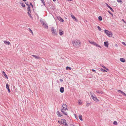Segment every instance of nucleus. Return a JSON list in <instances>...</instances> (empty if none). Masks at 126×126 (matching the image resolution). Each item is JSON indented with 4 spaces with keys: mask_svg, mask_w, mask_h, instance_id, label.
Segmentation results:
<instances>
[{
    "mask_svg": "<svg viewBox=\"0 0 126 126\" xmlns=\"http://www.w3.org/2000/svg\"><path fill=\"white\" fill-rule=\"evenodd\" d=\"M59 34L61 35H62L63 33V31L61 30H59Z\"/></svg>",
    "mask_w": 126,
    "mask_h": 126,
    "instance_id": "ddd939ff",
    "label": "nucleus"
},
{
    "mask_svg": "<svg viewBox=\"0 0 126 126\" xmlns=\"http://www.w3.org/2000/svg\"><path fill=\"white\" fill-rule=\"evenodd\" d=\"M60 80L61 81V82H63V80L62 79H60Z\"/></svg>",
    "mask_w": 126,
    "mask_h": 126,
    "instance_id": "49530a36",
    "label": "nucleus"
},
{
    "mask_svg": "<svg viewBox=\"0 0 126 126\" xmlns=\"http://www.w3.org/2000/svg\"><path fill=\"white\" fill-rule=\"evenodd\" d=\"M99 20L100 21H101L102 20V18L101 16H99L98 17Z\"/></svg>",
    "mask_w": 126,
    "mask_h": 126,
    "instance_id": "c756f323",
    "label": "nucleus"
},
{
    "mask_svg": "<svg viewBox=\"0 0 126 126\" xmlns=\"http://www.w3.org/2000/svg\"><path fill=\"white\" fill-rule=\"evenodd\" d=\"M71 126H75L74 125L72 124H70Z\"/></svg>",
    "mask_w": 126,
    "mask_h": 126,
    "instance_id": "09e8293b",
    "label": "nucleus"
},
{
    "mask_svg": "<svg viewBox=\"0 0 126 126\" xmlns=\"http://www.w3.org/2000/svg\"><path fill=\"white\" fill-rule=\"evenodd\" d=\"M118 92H121V93L122 94H125V95H126V94L124 93L122 91H121L120 90H118Z\"/></svg>",
    "mask_w": 126,
    "mask_h": 126,
    "instance_id": "a878e982",
    "label": "nucleus"
},
{
    "mask_svg": "<svg viewBox=\"0 0 126 126\" xmlns=\"http://www.w3.org/2000/svg\"><path fill=\"white\" fill-rule=\"evenodd\" d=\"M57 82L58 83H59V82H58V81H57Z\"/></svg>",
    "mask_w": 126,
    "mask_h": 126,
    "instance_id": "6e6d98bb",
    "label": "nucleus"
},
{
    "mask_svg": "<svg viewBox=\"0 0 126 126\" xmlns=\"http://www.w3.org/2000/svg\"><path fill=\"white\" fill-rule=\"evenodd\" d=\"M57 18L59 20L62 22H63L64 21L60 17H57Z\"/></svg>",
    "mask_w": 126,
    "mask_h": 126,
    "instance_id": "423d86ee",
    "label": "nucleus"
},
{
    "mask_svg": "<svg viewBox=\"0 0 126 126\" xmlns=\"http://www.w3.org/2000/svg\"><path fill=\"white\" fill-rule=\"evenodd\" d=\"M22 0L24 1H26V0Z\"/></svg>",
    "mask_w": 126,
    "mask_h": 126,
    "instance_id": "3c124183",
    "label": "nucleus"
},
{
    "mask_svg": "<svg viewBox=\"0 0 126 126\" xmlns=\"http://www.w3.org/2000/svg\"><path fill=\"white\" fill-rule=\"evenodd\" d=\"M104 31L105 33L109 37H111L112 35V34L111 32L107 30H104Z\"/></svg>",
    "mask_w": 126,
    "mask_h": 126,
    "instance_id": "7ed1b4c3",
    "label": "nucleus"
},
{
    "mask_svg": "<svg viewBox=\"0 0 126 126\" xmlns=\"http://www.w3.org/2000/svg\"><path fill=\"white\" fill-rule=\"evenodd\" d=\"M101 71L103 72H107L106 70H105L104 69H101Z\"/></svg>",
    "mask_w": 126,
    "mask_h": 126,
    "instance_id": "c9c22d12",
    "label": "nucleus"
},
{
    "mask_svg": "<svg viewBox=\"0 0 126 126\" xmlns=\"http://www.w3.org/2000/svg\"><path fill=\"white\" fill-rule=\"evenodd\" d=\"M105 4L109 8L110 7L108 5V4L107 3H106Z\"/></svg>",
    "mask_w": 126,
    "mask_h": 126,
    "instance_id": "f704fd0d",
    "label": "nucleus"
},
{
    "mask_svg": "<svg viewBox=\"0 0 126 126\" xmlns=\"http://www.w3.org/2000/svg\"><path fill=\"white\" fill-rule=\"evenodd\" d=\"M4 42L5 44H7L8 45H9L10 44V43L9 42L6 41H4Z\"/></svg>",
    "mask_w": 126,
    "mask_h": 126,
    "instance_id": "2eb2a0df",
    "label": "nucleus"
},
{
    "mask_svg": "<svg viewBox=\"0 0 126 126\" xmlns=\"http://www.w3.org/2000/svg\"><path fill=\"white\" fill-rule=\"evenodd\" d=\"M64 88L63 87H61L60 89V92L61 93H63L64 92Z\"/></svg>",
    "mask_w": 126,
    "mask_h": 126,
    "instance_id": "f8f14e48",
    "label": "nucleus"
},
{
    "mask_svg": "<svg viewBox=\"0 0 126 126\" xmlns=\"http://www.w3.org/2000/svg\"><path fill=\"white\" fill-rule=\"evenodd\" d=\"M113 124L115 125H117V123L116 121H114L113 123Z\"/></svg>",
    "mask_w": 126,
    "mask_h": 126,
    "instance_id": "2f4dec72",
    "label": "nucleus"
},
{
    "mask_svg": "<svg viewBox=\"0 0 126 126\" xmlns=\"http://www.w3.org/2000/svg\"><path fill=\"white\" fill-rule=\"evenodd\" d=\"M90 94H91V96L92 97V98H93V97H94L95 96V94H92L91 93H90Z\"/></svg>",
    "mask_w": 126,
    "mask_h": 126,
    "instance_id": "393cba45",
    "label": "nucleus"
},
{
    "mask_svg": "<svg viewBox=\"0 0 126 126\" xmlns=\"http://www.w3.org/2000/svg\"><path fill=\"white\" fill-rule=\"evenodd\" d=\"M42 3H43V5L45 6L46 3L44 0H41Z\"/></svg>",
    "mask_w": 126,
    "mask_h": 126,
    "instance_id": "4be33fe9",
    "label": "nucleus"
},
{
    "mask_svg": "<svg viewBox=\"0 0 126 126\" xmlns=\"http://www.w3.org/2000/svg\"><path fill=\"white\" fill-rule=\"evenodd\" d=\"M89 42L91 43V44H93L94 45H95V44H96V43H95L94 42H93V41H89Z\"/></svg>",
    "mask_w": 126,
    "mask_h": 126,
    "instance_id": "aec40b11",
    "label": "nucleus"
},
{
    "mask_svg": "<svg viewBox=\"0 0 126 126\" xmlns=\"http://www.w3.org/2000/svg\"><path fill=\"white\" fill-rule=\"evenodd\" d=\"M51 31L53 35H57V33L56 30L54 29V27H52L51 28Z\"/></svg>",
    "mask_w": 126,
    "mask_h": 126,
    "instance_id": "20e7f679",
    "label": "nucleus"
},
{
    "mask_svg": "<svg viewBox=\"0 0 126 126\" xmlns=\"http://www.w3.org/2000/svg\"><path fill=\"white\" fill-rule=\"evenodd\" d=\"M42 21H41V22L42 23H43V22Z\"/></svg>",
    "mask_w": 126,
    "mask_h": 126,
    "instance_id": "603ef678",
    "label": "nucleus"
},
{
    "mask_svg": "<svg viewBox=\"0 0 126 126\" xmlns=\"http://www.w3.org/2000/svg\"><path fill=\"white\" fill-rule=\"evenodd\" d=\"M27 6H28V8H27V9L28 11L29 12H30V13H31V8L30 7V5H29Z\"/></svg>",
    "mask_w": 126,
    "mask_h": 126,
    "instance_id": "dca6fc26",
    "label": "nucleus"
},
{
    "mask_svg": "<svg viewBox=\"0 0 126 126\" xmlns=\"http://www.w3.org/2000/svg\"><path fill=\"white\" fill-rule=\"evenodd\" d=\"M71 16L72 18L75 21H76L77 20V19H76L75 17L72 14H71Z\"/></svg>",
    "mask_w": 126,
    "mask_h": 126,
    "instance_id": "9b49d317",
    "label": "nucleus"
},
{
    "mask_svg": "<svg viewBox=\"0 0 126 126\" xmlns=\"http://www.w3.org/2000/svg\"><path fill=\"white\" fill-rule=\"evenodd\" d=\"M95 46L96 47H99L100 48H101V47L98 44H97L96 43V44H95Z\"/></svg>",
    "mask_w": 126,
    "mask_h": 126,
    "instance_id": "c85d7f7f",
    "label": "nucleus"
},
{
    "mask_svg": "<svg viewBox=\"0 0 126 126\" xmlns=\"http://www.w3.org/2000/svg\"><path fill=\"white\" fill-rule=\"evenodd\" d=\"M82 103V102L80 100H79L78 101V104L79 105H81Z\"/></svg>",
    "mask_w": 126,
    "mask_h": 126,
    "instance_id": "5701e85b",
    "label": "nucleus"
},
{
    "mask_svg": "<svg viewBox=\"0 0 126 126\" xmlns=\"http://www.w3.org/2000/svg\"><path fill=\"white\" fill-rule=\"evenodd\" d=\"M29 31L31 32L32 34H33V32L32 31L30 28H29Z\"/></svg>",
    "mask_w": 126,
    "mask_h": 126,
    "instance_id": "a19ab883",
    "label": "nucleus"
},
{
    "mask_svg": "<svg viewBox=\"0 0 126 126\" xmlns=\"http://www.w3.org/2000/svg\"><path fill=\"white\" fill-rule=\"evenodd\" d=\"M92 98L93 99V100H94L95 101L98 102L99 101V100L97 99V98L95 97V96L93 97Z\"/></svg>",
    "mask_w": 126,
    "mask_h": 126,
    "instance_id": "0eeeda50",
    "label": "nucleus"
},
{
    "mask_svg": "<svg viewBox=\"0 0 126 126\" xmlns=\"http://www.w3.org/2000/svg\"><path fill=\"white\" fill-rule=\"evenodd\" d=\"M72 68L71 67H69L68 66H67L66 67V69L67 70L69 69L70 70H71Z\"/></svg>",
    "mask_w": 126,
    "mask_h": 126,
    "instance_id": "7c9ffc66",
    "label": "nucleus"
},
{
    "mask_svg": "<svg viewBox=\"0 0 126 126\" xmlns=\"http://www.w3.org/2000/svg\"><path fill=\"white\" fill-rule=\"evenodd\" d=\"M117 0V1L118 2H122V1H121V0Z\"/></svg>",
    "mask_w": 126,
    "mask_h": 126,
    "instance_id": "ea45409f",
    "label": "nucleus"
},
{
    "mask_svg": "<svg viewBox=\"0 0 126 126\" xmlns=\"http://www.w3.org/2000/svg\"><path fill=\"white\" fill-rule=\"evenodd\" d=\"M30 12H29V11H28V15H29L30 14Z\"/></svg>",
    "mask_w": 126,
    "mask_h": 126,
    "instance_id": "8fccbe9b",
    "label": "nucleus"
},
{
    "mask_svg": "<svg viewBox=\"0 0 126 126\" xmlns=\"http://www.w3.org/2000/svg\"><path fill=\"white\" fill-rule=\"evenodd\" d=\"M58 122H59V123H60V121H58Z\"/></svg>",
    "mask_w": 126,
    "mask_h": 126,
    "instance_id": "5fc2aeb1",
    "label": "nucleus"
},
{
    "mask_svg": "<svg viewBox=\"0 0 126 126\" xmlns=\"http://www.w3.org/2000/svg\"><path fill=\"white\" fill-rule=\"evenodd\" d=\"M122 43L123 44L125 45V46H126V44H125V43L124 42H122Z\"/></svg>",
    "mask_w": 126,
    "mask_h": 126,
    "instance_id": "79ce46f5",
    "label": "nucleus"
},
{
    "mask_svg": "<svg viewBox=\"0 0 126 126\" xmlns=\"http://www.w3.org/2000/svg\"><path fill=\"white\" fill-rule=\"evenodd\" d=\"M53 0L54 1H56V0Z\"/></svg>",
    "mask_w": 126,
    "mask_h": 126,
    "instance_id": "864d4df0",
    "label": "nucleus"
},
{
    "mask_svg": "<svg viewBox=\"0 0 126 126\" xmlns=\"http://www.w3.org/2000/svg\"><path fill=\"white\" fill-rule=\"evenodd\" d=\"M108 12L112 16V17H113V14L111 13L109 11H108Z\"/></svg>",
    "mask_w": 126,
    "mask_h": 126,
    "instance_id": "473e14b6",
    "label": "nucleus"
},
{
    "mask_svg": "<svg viewBox=\"0 0 126 126\" xmlns=\"http://www.w3.org/2000/svg\"><path fill=\"white\" fill-rule=\"evenodd\" d=\"M2 73L4 76L5 77L8 79V77L7 75H6V74L5 72H4V71H3L2 72Z\"/></svg>",
    "mask_w": 126,
    "mask_h": 126,
    "instance_id": "4468645a",
    "label": "nucleus"
},
{
    "mask_svg": "<svg viewBox=\"0 0 126 126\" xmlns=\"http://www.w3.org/2000/svg\"><path fill=\"white\" fill-rule=\"evenodd\" d=\"M120 60V61L123 62H124L125 61V60L123 58H121Z\"/></svg>",
    "mask_w": 126,
    "mask_h": 126,
    "instance_id": "f3484780",
    "label": "nucleus"
},
{
    "mask_svg": "<svg viewBox=\"0 0 126 126\" xmlns=\"http://www.w3.org/2000/svg\"><path fill=\"white\" fill-rule=\"evenodd\" d=\"M79 119L81 121L82 120V116L81 115H79Z\"/></svg>",
    "mask_w": 126,
    "mask_h": 126,
    "instance_id": "cd10ccee",
    "label": "nucleus"
},
{
    "mask_svg": "<svg viewBox=\"0 0 126 126\" xmlns=\"http://www.w3.org/2000/svg\"><path fill=\"white\" fill-rule=\"evenodd\" d=\"M30 5L31 6H32V8H33V5H32V3L31 2L30 3Z\"/></svg>",
    "mask_w": 126,
    "mask_h": 126,
    "instance_id": "37998d69",
    "label": "nucleus"
},
{
    "mask_svg": "<svg viewBox=\"0 0 126 126\" xmlns=\"http://www.w3.org/2000/svg\"><path fill=\"white\" fill-rule=\"evenodd\" d=\"M122 20L125 23H126V22H125L123 19H122Z\"/></svg>",
    "mask_w": 126,
    "mask_h": 126,
    "instance_id": "c03bdc74",
    "label": "nucleus"
},
{
    "mask_svg": "<svg viewBox=\"0 0 126 126\" xmlns=\"http://www.w3.org/2000/svg\"><path fill=\"white\" fill-rule=\"evenodd\" d=\"M72 43L73 46L75 47L78 48L80 45L81 43L79 40H76L72 41Z\"/></svg>",
    "mask_w": 126,
    "mask_h": 126,
    "instance_id": "f257e3e1",
    "label": "nucleus"
},
{
    "mask_svg": "<svg viewBox=\"0 0 126 126\" xmlns=\"http://www.w3.org/2000/svg\"><path fill=\"white\" fill-rule=\"evenodd\" d=\"M20 4L21 5V6L23 7H25V5L24 3H20Z\"/></svg>",
    "mask_w": 126,
    "mask_h": 126,
    "instance_id": "bb28decb",
    "label": "nucleus"
},
{
    "mask_svg": "<svg viewBox=\"0 0 126 126\" xmlns=\"http://www.w3.org/2000/svg\"><path fill=\"white\" fill-rule=\"evenodd\" d=\"M25 3L27 5V6H28V5H30L29 4H28V3L27 1L25 2Z\"/></svg>",
    "mask_w": 126,
    "mask_h": 126,
    "instance_id": "e433bc0d",
    "label": "nucleus"
},
{
    "mask_svg": "<svg viewBox=\"0 0 126 126\" xmlns=\"http://www.w3.org/2000/svg\"><path fill=\"white\" fill-rule=\"evenodd\" d=\"M104 45L106 47H108L109 43L108 42H105L104 43Z\"/></svg>",
    "mask_w": 126,
    "mask_h": 126,
    "instance_id": "6e6552de",
    "label": "nucleus"
},
{
    "mask_svg": "<svg viewBox=\"0 0 126 126\" xmlns=\"http://www.w3.org/2000/svg\"><path fill=\"white\" fill-rule=\"evenodd\" d=\"M96 92L98 94H103V92L102 91H96Z\"/></svg>",
    "mask_w": 126,
    "mask_h": 126,
    "instance_id": "6ab92c4d",
    "label": "nucleus"
},
{
    "mask_svg": "<svg viewBox=\"0 0 126 126\" xmlns=\"http://www.w3.org/2000/svg\"><path fill=\"white\" fill-rule=\"evenodd\" d=\"M97 27L100 31H101V29L99 26H98Z\"/></svg>",
    "mask_w": 126,
    "mask_h": 126,
    "instance_id": "72a5a7b5",
    "label": "nucleus"
},
{
    "mask_svg": "<svg viewBox=\"0 0 126 126\" xmlns=\"http://www.w3.org/2000/svg\"><path fill=\"white\" fill-rule=\"evenodd\" d=\"M6 88L8 90L9 92L10 93V90L9 89V85L8 83L6 84Z\"/></svg>",
    "mask_w": 126,
    "mask_h": 126,
    "instance_id": "9d476101",
    "label": "nucleus"
},
{
    "mask_svg": "<svg viewBox=\"0 0 126 126\" xmlns=\"http://www.w3.org/2000/svg\"><path fill=\"white\" fill-rule=\"evenodd\" d=\"M92 71L93 72H95V70L94 69H92Z\"/></svg>",
    "mask_w": 126,
    "mask_h": 126,
    "instance_id": "a18cd8bd",
    "label": "nucleus"
},
{
    "mask_svg": "<svg viewBox=\"0 0 126 126\" xmlns=\"http://www.w3.org/2000/svg\"><path fill=\"white\" fill-rule=\"evenodd\" d=\"M90 105V103H87L86 104V106L87 107H88Z\"/></svg>",
    "mask_w": 126,
    "mask_h": 126,
    "instance_id": "4c0bfd02",
    "label": "nucleus"
},
{
    "mask_svg": "<svg viewBox=\"0 0 126 126\" xmlns=\"http://www.w3.org/2000/svg\"><path fill=\"white\" fill-rule=\"evenodd\" d=\"M43 22V25H44L45 26V27L46 28H48V26L47 24H45L43 21H42Z\"/></svg>",
    "mask_w": 126,
    "mask_h": 126,
    "instance_id": "a211bd4d",
    "label": "nucleus"
},
{
    "mask_svg": "<svg viewBox=\"0 0 126 126\" xmlns=\"http://www.w3.org/2000/svg\"><path fill=\"white\" fill-rule=\"evenodd\" d=\"M66 110H67V106L65 104H64L63 105L62 108L61 109V110L64 115H66L67 114V112H64V111Z\"/></svg>",
    "mask_w": 126,
    "mask_h": 126,
    "instance_id": "f03ea898",
    "label": "nucleus"
},
{
    "mask_svg": "<svg viewBox=\"0 0 126 126\" xmlns=\"http://www.w3.org/2000/svg\"><path fill=\"white\" fill-rule=\"evenodd\" d=\"M57 114L59 117H61L62 116V115H61L60 112L59 111H57Z\"/></svg>",
    "mask_w": 126,
    "mask_h": 126,
    "instance_id": "412c9836",
    "label": "nucleus"
},
{
    "mask_svg": "<svg viewBox=\"0 0 126 126\" xmlns=\"http://www.w3.org/2000/svg\"><path fill=\"white\" fill-rule=\"evenodd\" d=\"M109 8L110 9V10H111V11L112 12H114V10H113V9L111 7H110V8Z\"/></svg>",
    "mask_w": 126,
    "mask_h": 126,
    "instance_id": "58836bf2",
    "label": "nucleus"
},
{
    "mask_svg": "<svg viewBox=\"0 0 126 126\" xmlns=\"http://www.w3.org/2000/svg\"><path fill=\"white\" fill-rule=\"evenodd\" d=\"M32 56L36 59H39L40 58L39 56H36L35 55H32Z\"/></svg>",
    "mask_w": 126,
    "mask_h": 126,
    "instance_id": "1a4fd4ad",
    "label": "nucleus"
},
{
    "mask_svg": "<svg viewBox=\"0 0 126 126\" xmlns=\"http://www.w3.org/2000/svg\"><path fill=\"white\" fill-rule=\"evenodd\" d=\"M30 15H31L30 14L29 15V16H30Z\"/></svg>",
    "mask_w": 126,
    "mask_h": 126,
    "instance_id": "4d7b16f0",
    "label": "nucleus"
},
{
    "mask_svg": "<svg viewBox=\"0 0 126 126\" xmlns=\"http://www.w3.org/2000/svg\"><path fill=\"white\" fill-rule=\"evenodd\" d=\"M100 65L101 66L103 67L105 69H106V70H108V69L103 64H101Z\"/></svg>",
    "mask_w": 126,
    "mask_h": 126,
    "instance_id": "b1692460",
    "label": "nucleus"
},
{
    "mask_svg": "<svg viewBox=\"0 0 126 126\" xmlns=\"http://www.w3.org/2000/svg\"><path fill=\"white\" fill-rule=\"evenodd\" d=\"M61 122L62 124L65 125V126H68V125L66 122V121L64 119H62L61 120Z\"/></svg>",
    "mask_w": 126,
    "mask_h": 126,
    "instance_id": "39448f33",
    "label": "nucleus"
},
{
    "mask_svg": "<svg viewBox=\"0 0 126 126\" xmlns=\"http://www.w3.org/2000/svg\"><path fill=\"white\" fill-rule=\"evenodd\" d=\"M31 18H32V16H31V15H30V16H29Z\"/></svg>",
    "mask_w": 126,
    "mask_h": 126,
    "instance_id": "de8ad7c7",
    "label": "nucleus"
}]
</instances>
